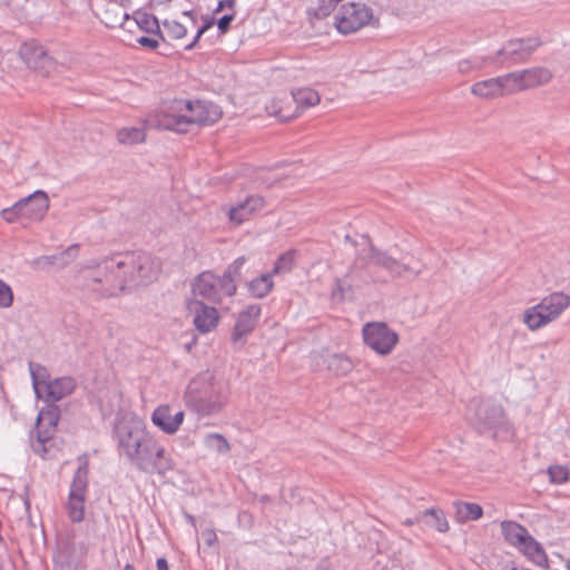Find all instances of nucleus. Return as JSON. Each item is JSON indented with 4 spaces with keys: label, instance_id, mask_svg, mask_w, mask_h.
Masks as SVG:
<instances>
[{
    "label": "nucleus",
    "instance_id": "58836bf2",
    "mask_svg": "<svg viewBox=\"0 0 570 570\" xmlns=\"http://www.w3.org/2000/svg\"><path fill=\"white\" fill-rule=\"evenodd\" d=\"M205 442L209 449L215 450L218 453H227L229 451L227 440L218 433L208 434Z\"/></svg>",
    "mask_w": 570,
    "mask_h": 570
},
{
    "label": "nucleus",
    "instance_id": "a18cd8bd",
    "mask_svg": "<svg viewBox=\"0 0 570 570\" xmlns=\"http://www.w3.org/2000/svg\"><path fill=\"white\" fill-rule=\"evenodd\" d=\"M266 110L269 115L277 117L281 121H288L296 117V114H283V110L281 108H277L275 102H273L271 106H266Z\"/></svg>",
    "mask_w": 570,
    "mask_h": 570
},
{
    "label": "nucleus",
    "instance_id": "864d4df0",
    "mask_svg": "<svg viewBox=\"0 0 570 570\" xmlns=\"http://www.w3.org/2000/svg\"><path fill=\"white\" fill-rule=\"evenodd\" d=\"M215 23L214 18L212 17H205L204 23L198 28V37H202L208 29H210Z\"/></svg>",
    "mask_w": 570,
    "mask_h": 570
},
{
    "label": "nucleus",
    "instance_id": "9d476101",
    "mask_svg": "<svg viewBox=\"0 0 570 570\" xmlns=\"http://www.w3.org/2000/svg\"><path fill=\"white\" fill-rule=\"evenodd\" d=\"M362 334L364 343L380 355H389L399 342V334L383 322L366 323Z\"/></svg>",
    "mask_w": 570,
    "mask_h": 570
},
{
    "label": "nucleus",
    "instance_id": "bb28decb",
    "mask_svg": "<svg viewBox=\"0 0 570 570\" xmlns=\"http://www.w3.org/2000/svg\"><path fill=\"white\" fill-rule=\"evenodd\" d=\"M453 505L455 509V519L460 523L478 520L483 514L482 507L476 503L455 502Z\"/></svg>",
    "mask_w": 570,
    "mask_h": 570
},
{
    "label": "nucleus",
    "instance_id": "dca6fc26",
    "mask_svg": "<svg viewBox=\"0 0 570 570\" xmlns=\"http://www.w3.org/2000/svg\"><path fill=\"white\" fill-rule=\"evenodd\" d=\"M265 207V199L261 195H248L235 206L228 209V218L232 223L240 225L248 220L255 213Z\"/></svg>",
    "mask_w": 570,
    "mask_h": 570
},
{
    "label": "nucleus",
    "instance_id": "a19ab883",
    "mask_svg": "<svg viewBox=\"0 0 570 570\" xmlns=\"http://www.w3.org/2000/svg\"><path fill=\"white\" fill-rule=\"evenodd\" d=\"M163 26L171 39H181L187 35V28L176 20H164Z\"/></svg>",
    "mask_w": 570,
    "mask_h": 570
},
{
    "label": "nucleus",
    "instance_id": "b1692460",
    "mask_svg": "<svg viewBox=\"0 0 570 570\" xmlns=\"http://www.w3.org/2000/svg\"><path fill=\"white\" fill-rule=\"evenodd\" d=\"M273 276L272 272H269L261 274L252 281L245 279L249 294L256 298L266 297L274 287Z\"/></svg>",
    "mask_w": 570,
    "mask_h": 570
},
{
    "label": "nucleus",
    "instance_id": "09e8293b",
    "mask_svg": "<svg viewBox=\"0 0 570 570\" xmlns=\"http://www.w3.org/2000/svg\"><path fill=\"white\" fill-rule=\"evenodd\" d=\"M234 19H235L234 13H226L222 18H219L217 21V27H218L219 32L223 35L226 33L229 30L230 23L233 22Z\"/></svg>",
    "mask_w": 570,
    "mask_h": 570
},
{
    "label": "nucleus",
    "instance_id": "f257e3e1",
    "mask_svg": "<svg viewBox=\"0 0 570 570\" xmlns=\"http://www.w3.org/2000/svg\"><path fill=\"white\" fill-rule=\"evenodd\" d=\"M112 438L120 458L136 470L147 474L164 475L173 469L169 454L147 430L145 422L131 412L117 416Z\"/></svg>",
    "mask_w": 570,
    "mask_h": 570
},
{
    "label": "nucleus",
    "instance_id": "ddd939ff",
    "mask_svg": "<svg viewBox=\"0 0 570 570\" xmlns=\"http://www.w3.org/2000/svg\"><path fill=\"white\" fill-rule=\"evenodd\" d=\"M59 421V409L50 405L47 410H41L36 423L37 440L32 443L33 451L43 456L47 452L46 443L51 440L52 432Z\"/></svg>",
    "mask_w": 570,
    "mask_h": 570
},
{
    "label": "nucleus",
    "instance_id": "4c0bfd02",
    "mask_svg": "<svg viewBox=\"0 0 570 570\" xmlns=\"http://www.w3.org/2000/svg\"><path fill=\"white\" fill-rule=\"evenodd\" d=\"M550 482L563 484L569 480L570 471L566 465H551L547 471Z\"/></svg>",
    "mask_w": 570,
    "mask_h": 570
},
{
    "label": "nucleus",
    "instance_id": "8fccbe9b",
    "mask_svg": "<svg viewBox=\"0 0 570 570\" xmlns=\"http://www.w3.org/2000/svg\"><path fill=\"white\" fill-rule=\"evenodd\" d=\"M159 41H161V39H159L158 37L157 38H154V37H146V36H142V37H139L137 39V42L144 47V48H148V49H156L158 48L159 46Z\"/></svg>",
    "mask_w": 570,
    "mask_h": 570
},
{
    "label": "nucleus",
    "instance_id": "cd10ccee",
    "mask_svg": "<svg viewBox=\"0 0 570 570\" xmlns=\"http://www.w3.org/2000/svg\"><path fill=\"white\" fill-rule=\"evenodd\" d=\"M499 77L475 82L471 92L481 98H493L501 95Z\"/></svg>",
    "mask_w": 570,
    "mask_h": 570
},
{
    "label": "nucleus",
    "instance_id": "69168bd1",
    "mask_svg": "<svg viewBox=\"0 0 570 570\" xmlns=\"http://www.w3.org/2000/svg\"><path fill=\"white\" fill-rule=\"evenodd\" d=\"M566 567H567V570H570V559L567 561Z\"/></svg>",
    "mask_w": 570,
    "mask_h": 570
},
{
    "label": "nucleus",
    "instance_id": "4be33fe9",
    "mask_svg": "<svg viewBox=\"0 0 570 570\" xmlns=\"http://www.w3.org/2000/svg\"><path fill=\"white\" fill-rule=\"evenodd\" d=\"M524 89L543 86L552 79V72L546 67H533L521 70Z\"/></svg>",
    "mask_w": 570,
    "mask_h": 570
},
{
    "label": "nucleus",
    "instance_id": "393cba45",
    "mask_svg": "<svg viewBox=\"0 0 570 570\" xmlns=\"http://www.w3.org/2000/svg\"><path fill=\"white\" fill-rule=\"evenodd\" d=\"M416 521H422L425 525L434 528L439 532H446L449 523L445 514L440 509H428L416 515Z\"/></svg>",
    "mask_w": 570,
    "mask_h": 570
},
{
    "label": "nucleus",
    "instance_id": "39448f33",
    "mask_svg": "<svg viewBox=\"0 0 570 570\" xmlns=\"http://www.w3.org/2000/svg\"><path fill=\"white\" fill-rule=\"evenodd\" d=\"M375 265L386 271L392 277L404 278L409 275L417 277L423 272L424 265H414L403 263L392 257L387 252L381 250L372 243L367 248L357 253L353 265L350 267L346 276L352 274L356 268H366L368 265Z\"/></svg>",
    "mask_w": 570,
    "mask_h": 570
},
{
    "label": "nucleus",
    "instance_id": "6e6d98bb",
    "mask_svg": "<svg viewBox=\"0 0 570 570\" xmlns=\"http://www.w3.org/2000/svg\"><path fill=\"white\" fill-rule=\"evenodd\" d=\"M157 570H169L168 562L165 558H158L156 561Z\"/></svg>",
    "mask_w": 570,
    "mask_h": 570
},
{
    "label": "nucleus",
    "instance_id": "423d86ee",
    "mask_svg": "<svg viewBox=\"0 0 570 570\" xmlns=\"http://www.w3.org/2000/svg\"><path fill=\"white\" fill-rule=\"evenodd\" d=\"M570 306V295L554 292L529 307L523 313V322L531 331H537L556 321Z\"/></svg>",
    "mask_w": 570,
    "mask_h": 570
},
{
    "label": "nucleus",
    "instance_id": "680f3d73",
    "mask_svg": "<svg viewBox=\"0 0 570 570\" xmlns=\"http://www.w3.org/2000/svg\"><path fill=\"white\" fill-rule=\"evenodd\" d=\"M259 500H261V502L265 503V502L269 501V497L268 495H262Z\"/></svg>",
    "mask_w": 570,
    "mask_h": 570
},
{
    "label": "nucleus",
    "instance_id": "6ab92c4d",
    "mask_svg": "<svg viewBox=\"0 0 570 570\" xmlns=\"http://www.w3.org/2000/svg\"><path fill=\"white\" fill-rule=\"evenodd\" d=\"M261 312L262 309L259 304H250L238 314L232 333V341L234 343L240 342L245 336L253 332L258 317L261 316Z\"/></svg>",
    "mask_w": 570,
    "mask_h": 570
},
{
    "label": "nucleus",
    "instance_id": "3c124183",
    "mask_svg": "<svg viewBox=\"0 0 570 570\" xmlns=\"http://www.w3.org/2000/svg\"><path fill=\"white\" fill-rule=\"evenodd\" d=\"M226 8L230 11L229 13L236 14V0H219L214 13H218Z\"/></svg>",
    "mask_w": 570,
    "mask_h": 570
},
{
    "label": "nucleus",
    "instance_id": "aec40b11",
    "mask_svg": "<svg viewBox=\"0 0 570 570\" xmlns=\"http://www.w3.org/2000/svg\"><path fill=\"white\" fill-rule=\"evenodd\" d=\"M75 387V380L69 376L59 377L53 381H50L47 384V389L45 390L47 394L46 400L48 402L60 401L65 396L71 394Z\"/></svg>",
    "mask_w": 570,
    "mask_h": 570
},
{
    "label": "nucleus",
    "instance_id": "a878e982",
    "mask_svg": "<svg viewBox=\"0 0 570 570\" xmlns=\"http://www.w3.org/2000/svg\"><path fill=\"white\" fill-rule=\"evenodd\" d=\"M518 550L538 566H546L548 562L544 550L532 535Z\"/></svg>",
    "mask_w": 570,
    "mask_h": 570
},
{
    "label": "nucleus",
    "instance_id": "2f4dec72",
    "mask_svg": "<svg viewBox=\"0 0 570 570\" xmlns=\"http://www.w3.org/2000/svg\"><path fill=\"white\" fill-rule=\"evenodd\" d=\"M80 464L75 472L70 493L85 494L88 484V461L85 458L79 459Z\"/></svg>",
    "mask_w": 570,
    "mask_h": 570
},
{
    "label": "nucleus",
    "instance_id": "de8ad7c7",
    "mask_svg": "<svg viewBox=\"0 0 570 570\" xmlns=\"http://www.w3.org/2000/svg\"><path fill=\"white\" fill-rule=\"evenodd\" d=\"M337 6L336 2L330 0H318L317 14L321 17L328 16L334 8Z\"/></svg>",
    "mask_w": 570,
    "mask_h": 570
},
{
    "label": "nucleus",
    "instance_id": "4d7b16f0",
    "mask_svg": "<svg viewBox=\"0 0 570 570\" xmlns=\"http://www.w3.org/2000/svg\"><path fill=\"white\" fill-rule=\"evenodd\" d=\"M200 38H202V37H198V32H196V36L194 37L193 41H191L189 45H187V46L185 47V49H186V50H193V49L197 46V43H198V41H199V39H200Z\"/></svg>",
    "mask_w": 570,
    "mask_h": 570
},
{
    "label": "nucleus",
    "instance_id": "7c9ffc66",
    "mask_svg": "<svg viewBox=\"0 0 570 570\" xmlns=\"http://www.w3.org/2000/svg\"><path fill=\"white\" fill-rule=\"evenodd\" d=\"M501 95L514 94L518 91L525 90L523 87V79L521 71H513L504 76L499 77Z\"/></svg>",
    "mask_w": 570,
    "mask_h": 570
},
{
    "label": "nucleus",
    "instance_id": "c03bdc74",
    "mask_svg": "<svg viewBox=\"0 0 570 570\" xmlns=\"http://www.w3.org/2000/svg\"><path fill=\"white\" fill-rule=\"evenodd\" d=\"M13 303V293L11 287L0 279V307H10Z\"/></svg>",
    "mask_w": 570,
    "mask_h": 570
},
{
    "label": "nucleus",
    "instance_id": "72a5a7b5",
    "mask_svg": "<svg viewBox=\"0 0 570 570\" xmlns=\"http://www.w3.org/2000/svg\"><path fill=\"white\" fill-rule=\"evenodd\" d=\"M83 502L85 494L70 493L67 502V511L69 518L73 522H79L83 519Z\"/></svg>",
    "mask_w": 570,
    "mask_h": 570
},
{
    "label": "nucleus",
    "instance_id": "5fc2aeb1",
    "mask_svg": "<svg viewBox=\"0 0 570 570\" xmlns=\"http://www.w3.org/2000/svg\"><path fill=\"white\" fill-rule=\"evenodd\" d=\"M36 264L45 263L47 265H57V258L55 255L41 256L35 261Z\"/></svg>",
    "mask_w": 570,
    "mask_h": 570
},
{
    "label": "nucleus",
    "instance_id": "49530a36",
    "mask_svg": "<svg viewBox=\"0 0 570 570\" xmlns=\"http://www.w3.org/2000/svg\"><path fill=\"white\" fill-rule=\"evenodd\" d=\"M483 62H485V60H483V61H476V60L472 61L470 59H464V60L459 61L458 68H459L460 72L468 73L472 69L480 68Z\"/></svg>",
    "mask_w": 570,
    "mask_h": 570
},
{
    "label": "nucleus",
    "instance_id": "052dcab7",
    "mask_svg": "<svg viewBox=\"0 0 570 570\" xmlns=\"http://www.w3.org/2000/svg\"><path fill=\"white\" fill-rule=\"evenodd\" d=\"M90 7H91V10L94 11V13L98 17V12L96 11L97 4L95 3V1L90 2Z\"/></svg>",
    "mask_w": 570,
    "mask_h": 570
},
{
    "label": "nucleus",
    "instance_id": "0e129e2a",
    "mask_svg": "<svg viewBox=\"0 0 570 570\" xmlns=\"http://www.w3.org/2000/svg\"><path fill=\"white\" fill-rule=\"evenodd\" d=\"M125 570H135V568H134V566L128 563V564H126Z\"/></svg>",
    "mask_w": 570,
    "mask_h": 570
},
{
    "label": "nucleus",
    "instance_id": "20e7f679",
    "mask_svg": "<svg viewBox=\"0 0 570 570\" xmlns=\"http://www.w3.org/2000/svg\"><path fill=\"white\" fill-rule=\"evenodd\" d=\"M227 400V385L222 381H216L209 372L193 379L185 393L186 406L200 416L220 412Z\"/></svg>",
    "mask_w": 570,
    "mask_h": 570
},
{
    "label": "nucleus",
    "instance_id": "6e6552de",
    "mask_svg": "<svg viewBox=\"0 0 570 570\" xmlns=\"http://www.w3.org/2000/svg\"><path fill=\"white\" fill-rule=\"evenodd\" d=\"M236 291V284L224 281L210 271L200 273L191 283L194 298H202L200 301L212 304H220L224 297L234 296Z\"/></svg>",
    "mask_w": 570,
    "mask_h": 570
},
{
    "label": "nucleus",
    "instance_id": "37998d69",
    "mask_svg": "<svg viewBox=\"0 0 570 570\" xmlns=\"http://www.w3.org/2000/svg\"><path fill=\"white\" fill-rule=\"evenodd\" d=\"M1 216L8 223H13L18 218H23L21 204L19 202H17L12 207L2 209Z\"/></svg>",
    "mask_w": 570,
    "mask_h": 570
},
{
    "label": "nucleus",
    "instance_id": "603ef678",
    "mask_svg": "<svg viewBox=\"0 0 570 570\" xmlns=\"http://www.w3.org/2000/svg\"><path fill=\"white\" fill-rule=\"evenodd\" d=\"M203 540L207 546H214L217 541L216 532L213 529H206L202 532Z\"/></svg>",
    "mask_w": 570,
    "mask_h": 570
},
{
    "label": "nucleus",
    "instance_id": "4468645a",
    "mask_svg": "<svg viewBox=\"0 0 570 570\" xmlns=\"http://www.w3.org/2000/svg\"><path fill=\"white\" fill-rule=\"evenodd\" d=\"M187 308L194 315V324L199 332L208 333L217 326L219 314L214 306H208L198 298H191L187 301Z\"/></svg>",
    "mask_w": 570,
    "mask_h": 570
},
{
    "label": "nucleus",
    "instance_id": "a211bd4d",
    "mask_svg": "<svg viewBox=\"0 0 570 570\" xmlns=\"http://www.w3.org/2000/svg\"><path fill=\"white\" fill-rule=\"evenodd\" d=\"M22 217L31 222H40L49 209V198L43 190H37L19 200Z\"/></svg>",
    "mask_w": 570,
    "mask_h": 570
},
{
    "label": "nucleus",
    "instance_id": "f704fd0d",
    "mask_svg": "<svg viewBox=\"0 0 570 570\" xmlns=\"http://www.w3.org/2000/svg\"><path fill=\"white\" fill-rule=\"evenodd\" d=\"M118 140L120 144L125 145H134L138 142H142L146 138L145 131L141 128L130 127L124 128L117 134Z\"/></svg>",
    "mask_w": 570,
    "mask_h": 570
},
{
    "label": "nucleus",
    "instance_id": "79ce46f5",
    "mask_svg": "<svg viewBox=\"0 0 570 570\" xmlns=\"http://www.w3.org/2000/svg\"><path fill=\"white\" fill-rule=\"evenodd\" d=\"M353 287L345 279L337 278L335 281L332 295L334 298L345 299L352 297Z\"/></svg>",
    "mask_w": 570,
    "mask_h": 570
},
{
    "label": "nucleus",
    "instance_id": "0eeeda50",
    "mask_svg": "<svg viewBox=\"0 0 570 570\" xmlns=\"http://www.w3.org/2000/svg\"><path fill=\"white\" fill-rule=\"evenodd\" d=\"M471 424L480 434L491 433L497 436L499 432H509L510 423L505 417L504 409L491 400L481 401L470 416Z\"/></svg>",
    "mask_w": 570,
    "mask_h": 570
},
{
    "label": "nucleus",
    "instance_id": "5701e85b",
    "mask_svg": "<svg viewBox=\"0 0 570 570\" xmlns=\"http://www.w3.org/2000/svg\"><path fill=\"white\" fill-rule=\"evenodd\" d=\"M324 362L327 370L335 376L347 375L354 368V362L341 353L327 355Z\"/></svg>",
    "mask_w": 570,
    "mask_h": 570
},
{
    "label": "nucleus",
    "instance_id": "c9c22d12",
    "mask_svg": "<svg viewBox=\"0 0 570 570\" xmlns=\"http://www.w3.org/2000/svg\"><path fill=\"white\" fill-rule=\"evenodd\" d=\"M247 262L245 256H240L236 258L224 272L222 277L224 281L229 282L230 284H236L237 281L243 279V272L242 268Z\"/></svg>",
    "mask_w": 570,
    "mask_h": 570
},
{
    "label": "nucleus",
    "instance_id": "f03ea898",
    "mask_svg": "<svg viewBox=\"0 0 570 570\" xmlns=\"http://www.w3.org/2000/svg\"><path fill=\"white\" fill-rule=\"evenodd\" d=\"M159 264L146 252H121L109 255V295L131 293L153 283Z\"/></svg>",
    "mask_w": 570,
    "mask_h": 570
},
{
    "label": "nucleus",
    "instance_id": "f8f14e48",
    "mask_svg": "<svg viewBox=\"0 0 570 570\" xmlns=\"http://www.w3.org/2000/svg\"><path fill=\"white\" fill-rule=\"evenodd\" d=\"M19 56L26 65L42 76H49L56 69V61L47 50L35 40L26 41L19 49Z\"/></svg>",
    "mask_w": 570,
    "mask_h": 570
},
{
    "label": "nucleus",
    "instance_id": "c85d7f7f",
    "mask_svg": "<svg viewBox=\"0 0 570 570\" xmlns=\"http://www.w3.org/2000/svg\"><path fill=\"white\" fill-rule=\"evenodd\" d=\"M29 371H30V376L32 380V386H33L35 393L38 397H40L41 396V385L43 386V390H46L47 384L50 382L49 381V377H50L49 372L43 365L36 363V362H29Z\"/></svg>",
    "mask_w": 570,
    "mask_h": 570
},
{
    "label": "nucleus",
    "instance_id": "e2e57ef3",
    "mask_svg": "<svg viewBox=\"0 0 570 570\" xmlns=\"http://www.w3.org/2000/svg\"><path fill=\"white\" fill-rule=\"evenodd\" d=\"M345 240H346V242H351L353 245H355V244H356V243H355V240H353V239L351 238V236H350V235H346V236H345Z\"/></svg>",
    "mask_w": 570,
    "mask_h": 570
},
{
    "label": "nucleus",
    "instance_id": "bf43d9fd",
    "mask_svg": "<svg viewBox=\"0 0 570 570\" xmlns=\"http://www.w3.org/2000/svg\"><path fill=\"white\" fill-rule=\"evenodd\" d=\"M183 14L186 16V17H189L190 19H193V21H195V17H194L193 11H184Z\"/></svg>",
    "mask_w": 570,
    "mask_h": 570
},
{
    "label": "nucleus",
    "instance_id": "13d9d810",
    "mask_svg": "<svg viewBox=\"0 0 570 570\" xmlns=\"http://www.w3.org/2000/svg\"><path fill=\"white\" fill-rule=\"evenodd\" d=\"M421 521H416V517L414 519H406L404 521V524L406 525H413L414 523H420Z\"/></svg>",
    "mask_w": 570,
    "mask_h": 570
},
{
    "label": "nucleus",
    "instance_id": "9b49d317",
    "mask_svg": "<svg viewBox=\"0 0 570 570\" xmlns=\"http://www.w3.org/2000/svg\"><path fill=\"white\" fill-rule=\"evenodd\" d=\"M373 19L372 9L365 4L350 2L343 4L335 18V26L340 33L356 32Z\"/></svg>",
    "mask_w": 570,
    "mask_h": 570
},
{
    "label": "nucleus",
    "instance_id": "2eb2a0df",
    "mask_svg": "<svg viewBox=\"0 0 570 570\" xmlns=\"http://www.w3.org/2000/svg\"><path fill=\"white\" fill-rule=\"evenodd\" d=\"M56 564L59 570H77L81 564L85 548L76 544L70 537H60Z\"/></svg>",
    "mask_w": 570,
    "mask_h": 570
},
{
    "label": "nucleus",
    "instance_id": "e433bc0d",
    "mask_svg": "<svg viewBox=\"0 0 570 570\" xmlns=\"http://www.w3.org/2000/svg\"><path fill=\"white\" fill-rule=\"evenodd\" d=\"M295 265V250H288L282 254L271 271L273 275L284 274L292 271Z\"/></svg>",
    "mask_w": 570,
    "mask_h": 570
},
{
    "label": "nucleus",
    "instance_id": "f3484780",
    "mask_svg": "<svg viewBox=\"0 0 570 570\" xmlns=\"http://www.w3.org/2000/svg\"><path fill=\"white\" fill-rule=\"evenodd\" d=\"M184 411L173 413L169 405H159L151 414V422L166 434H175L184 422Z\"/></svg>",
    "mask_w": 570,
    "mask_h": 570
},
{
    "label": "nucleus",
    "instance_id": "c756f323",
    "mask_svg": "<svg viewBox=\"0 0 570 570\" xmlns=\"http://www.w3.org/2000/svg\"><path fill=\"white\" fill-rule=\"evenodd\" d=\"M291 94L297 105V109L313 107L321 101L318 92L312 88L293 89Z\"/></svg>",
    "mask_w": 570,
    "mask_h": 570
},
{
    "label": "nucleus",
    "instance_id": "1a4fd4ad",
    "mask_svg": "<svg viewBox=\"0 0 570 570\" xmlns=\"http://www.w3.org/2000/svg\"><path fill=\"white\" fill-rule=\"evenodd\" d=\"M541 45L542 41L539 37L508 40L502 48L497 51L495 57L492 58L490 62L508 63L509 66L525 62Z\"/></svg>",
    "mask_w": 570,
    "mask_h": 570
},
{
    "label": "nucleus",
    "instance_id": "473e14b6",
    "mask_svg": "<svg viewBox=\"0 0 570 570\" xmlns=\"http://www.w3.org/2000/svg\"><path fill=\"white\" fill-rule=\"evenodd\" d=\"M136 22L141 30L158 37L161 41H165V37L159 27V21L154 14L138 12Z\"/></svg>",
    "mask_w": 570,
    "mask_h": 570
},
{
    "label": "nucleus",
    "instance_id": "ea45409f",
    "mask_svg": "<svg viewBox=\"0 0 570 570\" xmlns=\"http://www.w3.org/2000/svg\"><path fill=\"white\" fill-rule=\"evenodd\" d=\"M79 246L73 244L69 246L66 250L55 254L57 258V266L60 268L66 267L71 262H73L78 256Z\"/></svg>",
    "mask_w": 570,
    "mask_h": 570
},
{
    "label": "nucleus",
    "instance_id": "412c9836",
    "mask_svg": "<svg viewBox=\"0 0 570 570\" xmlns=\"http://www.w3.org/2000/svg\"><path fill=\"white\" fill-rule=\"evenodd\" d=\"M501 532L504 540L517 549L531 535L525 527L510 520L501 522Z\"/></svg>",
    "mask_w": 570,
    "mask_h": 570
},
{
    "label": "nucleus",
    "instance_id": "7ed1b4c3",
    "mask_svg": "<svg viewBox=\"0 0 570 570\" xmlns=\"http://www.w3.org/2000/svg\"><path fill=\"white\" fill-rule=\"evenodd\" d=\"M168 111L161 112L157 119L160 128L177 132H187L189 125H213L223 112L220 108L205 100H174Z\"/></svg>",
    "mask_w": 570,
    "mask_h": 570
}]
</instances>
